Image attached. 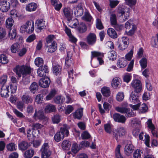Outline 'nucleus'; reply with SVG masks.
<instances>
[{"label": "nucleus", "instance_id": "c9c22d12", "mask_svg": "<svg viewBox=\"0 0 158 158\" xmlns=\"http://www.w3.org/2000/svg\"><path fill=\"white\" fill-rule=\"evenodd\" d=\"M139 63L141 68L143 69H145L147 66V58L143 57L139 61Z\"/></svg>", "mask_w": 158, "mask_h": 158}, {"label": "nucleus", "instance_id": "412c9836", "mask_svg": "<svg viewBox=\"0 0 158 158\" xmlns=\"http://www.w3.org/2000/svg\"><path fill=\"white\" fill-rule=\"evenodd\" d=\"M30 145L28 142L25 141H22L18 144L19 149L22 151H25L29 147Z\"/></svg>", "mask_w": 158, "mask_h": 158}, {"label": "nucleus", "instance_id": "473e14b6", "mask_svg": "<svg viewBox=\"0 0 158 158\" xmlns=\"http://www.w3.org/2000/svg\"><path fill=\"white\" fill-rule=\"evenodd\" d=\"M83 109H78L73 113V115L75 118L80 119L83 115Z\"/></svg>", "mask_w": 158, "mask_h": 158}, {"label": "nucleus", "instance_id": "0e129e2a", "mask_svg": "<svg viewBox=\"0 0 158 158\" xmlns=\"http://www.w3.org/2000/svg\"><path fill=\"white\" fill-rule=\"evenodd\" d=\"M96 27L99 30H101L103 28V26L101 21V19L98 18L96 20Z\"/></svg>", "mask_w": 158, "mask_h": 158}, {"label": "nucleus", "instance_id": "7ed1b4c3", "mask_svg": "<svg viewBox=\"0 0 158 158\" xmlns=\"http://www.w3.org/2000/svg\"><path fill=\"white\" fill-rule=\"evenodd\" d=\"M128 104L127 102L123 103L121 106H117L115 108V110L118 112L122 113H124L126 116L127 117L134 116L135 115V113L131 110L129 108L127 107Z\"/></svg>", "mask_w": 158, "mask_h": 158}, {"label": "nucleus", "instance_id": "f704fd0d", "mask_svg": "<svg viewBox=\"0 0 158 158\" xmlns=\"http://www.w3.org/2000/svg\"><path fill=\"white\" fill-rule=\"evenodd\" d=\"M56 94V91L55 89H52L45 97L46 100L48 101L52 98Z\"/></svg>", "mask_w": 158, "mask_h": 158}, {"label": "nucleus", "instance_id": "9b49d317", "mask_svg": "<svg viewBox=\"0 0 158 158\" xmlns=\"http://www.w3.org/2000/svg\"><path fill=\"white\" fill-rule=\"evenodd\" d=\"M50 83V80L49 78L47 77H45L40 80L39 85L41 87L46 88L49 86Z\"/></svg>", "mask_w": 158, "mask_h": 158}, {"label": "nucleus", "instance_id": "6e6d98bb", "mask_svg": "<svg viewBox=\"0 0 158 158\" xmlns=\"http://www.w3.org/2000/svg\"><path fill=\"white\" fill-rule=\"evenodd\" d=\"M71 21H68L67 23L69 24V26L72 28H75L77 24L78 23V21L77 19H74L73 20H72V18H71Z\"/></svg>", "mask_w": 158, "mask_h": 158}, {"label": "nucleus", "instance_id": "338daca9", "mask_svg": "<svg viewBox=\"0 0 158 158\" xmlns=\"http://www.w3.org/2000/svg\"><path fill=\"white\" fill-rule=\"evenodd\" d=\"M104 129L105 131L109 134H110L112 132L111 125L109 123L105 124L104 125Z\"/></svg>", "mask_w": 158, "mask_h": 158}, {"label": "nucleus", "instance_id": "b1692460", "mask_svg": "<svg viewBox=\"0 0 158 158\" xmlns=\"http://www.w3.org/2000/svg\"><path fill=\"white\" fill-rule=\"evenodd\" d=\"M135 126L136 127L132 131V134L135 137L137 136L139 133V128L141 127L140 122L139 121H137L135 123Z\"/></svg>", "mask_w": 158, "mask_h": 158}, {"label": "nucleus", "instance_id": "f3484780", "mask_svg": "<svg viewBox=\"0 0 158 158\" xmlns=\"http://www.w3.org/2000/svg\"><path fill=\"white\" fill-rule=\"evenodd\" d=\"M121 80L118 77L114 78L112 80L111 86L114 88L116 89L118 88L121 84Z\"/></svg>", "mask_w": 158, "mask_h": 158}, {"label": "nucleus", "instance_id": "bb28decb", "mask_svg": "<svg viewBox=\"0 0 158 158\" xmlns=\"http://www.w3.org/2000/svg\"><path fill=\"white\" fill-rule=\"evenodd\" d=\"M107 33L108 35L112 38H116L118 35L114 30L112 28H109L107 30Z\"/></svg>", "mask_w": 158, "mask_h": 158}, {"label": "nucleus", "instance_id": "4d7b16f0", "mask_svg": "<svg viewBox=\"0 0 158 158\" xmlns=\"http://www.w3.org/2000/svg\"><path fill=\"white\" fill-rule=\"evenodd\" d=\"M109 5L112 8H115L119 3V1L118 0H109Z\"/></svg>", "mask_w": 158, "mask_h": 158}, {"label": "nucleus", "instance_id": "2eb2a0df", "mask_svg": "<svg viewBox=\"0 0 158 158\" xmlns=\"http://www.w3.org/2000/svg\"><path fill=\"white\" fill-rule=\"evenodd\" d=\"M128 62L127 60L123 57L119 58L117 62V66L119 68H123L126 66Z\"/></svg>", "mask_w": 158, "mask_h": 158}, {"label": "nucleus", "instance_id": "e2e57ef3", "mask_svg": "<svg viewBox=\"0 0 158 158\" xmlns=\"http://www.w3.org/2000/svg\"><path fill=\"white\" fill-rule=\"evenodd\" d=\"M142 154V152L140 149H137L133 153L134 158H140Z\"/></svg>", "mask_w": 158, "mask_h": 158}, {"label": "nucleus", "instance_id": "2f4dec72", "mask_svg": "<svg viewBox=\"0 0 158 158\" xmlns=\"http://www.w3.org/2000/svg\"><path fill=\"white\" fill-rule=\"evenodd\" d=\"M117 53L114 50H111L108 54V56L110 60L114 61L117 57Z\"/></svg>", "mask_w": 158, "mask_h": 158}, {"label": "nucleus", "instance_id": "f8f14e48", "mask_svg": "<svg viewBox=\"0 0 158 158\" xmlns=\"http://www.w3.org/2000/svg\"><path fill=\"white\" fill-rule=\"evenodd\" d=\"M10 4L9 2L4 1L0 4V9L2 12H6L10 9Z\"/></svg>", "mask_w": 158, "mask_h": 158}, {"label": "nucleus", "instance_id": "a211bd4d", "mask_svg": "<svg viewBox=\"0 0 158 158\" xmlns=\"http://www.w3.org/2000/svg\"><path fill=\"white\" fill-rule=\"evenodd\" d=\"M75 15L78 17L81 16L83 13V9L81 6H78L73 9Z\"/></svg>", "mask_w": 158, "mask_h": 158}, {"label": "nucleus", "instance_id": "bf43d9fd", "mask_svg": "<svg viewBox=\"0 0 158 158\" xmlns=\"http://www.w3.org/2000/svg\"><path fill=\"white\" fill-rule=\"evenodd\" d=\"M119 16L120 18H122L124 21H125L129 18V12L128 11H126L123 14L119 15Z\"/></svg>", "mask_w": 158, "mask_h": 158}, {"label": "nucleus", "instance_id": "6e6552de", "mask_svg": "<svg viewBox=\"0 0 158 158\" xmlns=\"http://www.w3.org/2000/svg\"><path fill=\"white\" fill-rule=\"evenodd\" d=\"M126 133L125 129L123 127H119L114 131L113 135L116 137L117 140L118 136H122L124 135Z\"/></svg>", "mask_w": 158, "mask_h": 158}, {"label": "nucleus", "instance_id": "a19ab883", "mask_svg": "<svg viewBox=\"0 0 158 158\" xmlns=\"http://www.w3.org/2000/svg\"><path fill=\"white\" fill-rule=\"evenodd\" d=\"M80 148L76 143H74L72 145L71 150L74 154L77 153L80 149Z\"/></svg>", "mask_w": 158, "mask_h": 158}, {"label": "nucleus", "instance_id": "423d86ee", "mask_svg": "<svg viewBox=\"0 0 158 158\" xmlns=\"http://www.w3.org/2000/svg\"><path fill=\"white\" fill-rule=\"evenodd\" d=\"M91 62L92 61V59L94 57H97V60L99 62L100 65H102L104 64V61L103 59L104 58V53H101L98 51H94L91 52Z\"/></svg>", "mask_w": 158, "mask_h": 158}, {"label": "nucleus", "instance_id": "4c0bfd02", "mask_svg": "<svg viewBox=\"0 0 158 158\" xmlns=\"http://www.w3.org/2000/svg\"><path fill=\"white\" fill-rule=\"evenodd\" d=\"M16 35V31L15 29H10L8 34V36L10 39L13 40L15 38Z\"/></svg>", "mask_w": 158, "mask_h": 158}, {"label": "nucleus", "instance_id": "f03ea898", "mask_svg": "<svg viewBox=\"0 0 158 158\" xmlns=\"http://www.w3.org/2000/svg\"><path fill=\"white\" fill-rule=\"evenodd\" d=\"M69 127L66 124H64L60 128V131L57 132L55 135V140L57 142H59L63 139L65 135L67 136L69 134Z\"/></svg>", "mask_w": 158, "mask_h": 158}, {"label": "nucleus", "instance_id": "a878e982", "mask_svg": "<svg viewBox=\"0 0 158 158\" xmlns=\"http://www.w3.org/2000/svg\"><path fill=\"white\" fill-rule=\"evenodd\" d=\"M26 26L27 30V33H31L34 30V24L33 21H27L26 23Z\"/></svg>", "mask_w": 158, "mask_h": 158}, {"label": "nucleus", "instance_id": "4468645a", "mask_svg": "<svg viewBox=\"0 0 158 158\" xmlns=\"http://www.w3.org/2000/svg\"><path fill=\"white\" fill-rule=\"evenodd\" d=\"M137 93L135 92H131L129 98V100L131 103H136L139 102V97Z\"/></svg>", "mask_w": 158, "mask_h": 158}, {"label": "nucleus", "instance_id": "393cba45", "mask_svg": "<svg viewBox=\"0 0 158 158\" xmlns=\"http://www.w3.org/2000/svg\"><path fill=\"white\" fill-rule=\"evenodd\" d=\"M133 150V145L131 144H128L125 146V153L127 156H129L132 152Z\"/></svg>", "mask_w": 158, "mask_h": 158}, {"label": "nucleus", "instance_id": "79ce46f5", "mask_svg": "<svg viewBox=\"0 0 158 158\" xmlns=\"http://www.w3.org/2000/svg\"><path fill=\"white\" fill-rule=\"evenodd\" d=\"M125 6L122 4H119L117 10V13L118 15H121L126 11Z\"/></svg>", "mask_w": 158, "mask_h": 158}, {"label": "nucleus", "instance_id": "49530a36", "mask_svg": "<svg viewBox=\"0 0 158 158\" xmlns=\"http://www.w3.org/2000/svg\"><path fill=\"white\" fill-rule=\"evenodd\" d=\"M78 29L80 33H84L87 30L86 26L85 23H81L79 24Z\"/></svg>", "mask_w": 158, "mask_h": 158}, {"label": "nucleus", "instance_id": "5fc2aeb1", "mask_svg": "<svg viewBox=\"0 0 158 158\" xmlns=\"http://www.w3.org/2000/svg\"><path fill=\"white\" fill-rule=\"evenodd\" d=\"M125 1L126 5L131 7L136 4L137 0H125Z\"/></svg>", "mask_w": 158, "mask_h": 158}, {"label": "nucleus", "instance_id": "603ef678", "mask_svg": "<svg viewBox=\"0 0 158 158\" xmlns=\"http://www.w3.org/2000/svg\"><path fill=\"white\" fill-rule=\"evenodd\" d=\"M35 63L37 66L40 67L42 66L44 64V60L42 58L38 57L35 59Z\"/></svg>", "mask_w": 158, "mask_h": 158}, {"label": "nucleus", "instance_id": "13d9d810", "mask_svg": "<svg viewBox=\"0 0 158 158\" xmlns=\"http://www.w3.org/2000/svg\"><path fill=\"white\" fill-rule=\"evenodd\" d=\"M52 121L54 123H58L61 120V117L58 114L54 115L52 118Z\"/></svg>", "mask_w": 158, "mask_h": 158}, {"label": "nucleus", "instance_id": "72a5a7b5", "mask_svg": "<svg viewBox=\"0 0 158 158\" xmlns=\"http://www.w3.org/2000/svg\"><path fill=\"white\" fill-rule=\"evenodd\" d=\"M14 21L13 19L10 17L8 18L6 20L5 24L6 27L8 29L10 28L13 26Z\"/></svg>", "mask_w": 158, "mask_h": 158}, {"label": "nucleus", "instance_id": "aec40b11", "mask_svg": "<svg viewBox=\"0 0 158 158\" xmlns=\"http://www.w3.org/2000/svg\"><path fill=\"white\" fill-rule=\"evenodd\" d=\"M9 92V86L7 85L2 86L1 91V94L2 97H8L9 95L8 94Z\"/></svg>", "mask_w": 158, "mask_h": 158}, {"label": "nucleus", "instance_id": "3c124183", "mask_svg": "<svg viewBox=\"0 0 158 158\" xmlns=\"http://www.w3.org/2000/svg\"><path fill=\"white\" fill-rule=\"evenodd\" d=\"M9 62V60L6 56L3 54L0 55V63L3 64H6Z\"/></svg>", "mask_w": 158, "mask_h": 158}, {"label": "nucleus", "instance_id": "c03bdc74", "mask_svg": "<svg viewBox=\"0 0 158 158\" xmlns=\"http://www.w3.org/2000/svg\"><path fill=\"white\" fill-rule=\"evenodd\" d=\"M65 100V98L61 96H57L54 99V102L57 104L62 103Z\"/></svg>", "mask_w": 158, "mask_h": 158}, {"label": "nucleus", "instance_id": "c85d7f7f", "mask_svg": "<svg viewBox=\"0 0 158 158\" xmlns=\"http://www.w3.org/2000/svg\"><path fill=\"white\" fill-rule=\"evenodd\" d=\"M102 93L104 97H108L110 96L111 94L110 88L107 87H104L101 89Z\"/></svg>", "mask_w": 158, "mask_h": 158}, {"label": "nucleus", "instance_id": "69168bd1", "mask_svg": "<svg viewBox=\"0 0 158 158\" xmlns=\"http://www.w3.org/2000/svg\"><path fill=\"white\" fill-rule=\"evenodd\" d=\"M131 74L127 73L124 75L123 79L124 82L128 83L131 80Z\"/></svg>", "mask_w": 158, "mask_h": 158}, {"label": "nucleus", "instance_id": "dca6fc26", "mask_svg": "<svg viewBox=\"0 0 158 158\" xmlns=\"http://www.w3.org/2000/svg\"><path fill=\"white\" fill-rule=\"evenodd\" d=\"M21 99L22 101L26 104L31 103L33 101V99L31 97L26 94L22 95Z\"/></svg>", "mask_w": 158, "mask_h": 158}, {"label": "nucleus", "instance_id": "09e8293b", "mask_svg": "<svg viewBox=\"0 0 158 158\" xmlns=\"http://www.w3.org/2000/svg\"><path fill=\"white\" fill-rule=\"evenodd\" d=\"M121 146L120 145H118L115 150V155L116 158H123L122 156L121 155L120 149Z\"/></svg>", "mask_w": 158, "mask_h": 158}, {"label": "nucleus", "instance_id": "5701e85b", "mask_svg": "<svg viewBox=\"0 0 158 158\" xmlns=\"http://www.w3.org/2000/svg\"><path fill=\"white\" fill-rule=\"evenodd\" d=\"M37 5L35 3H31L27 5L26 7V10L28 12L35 11L37 8Z\"/></svg>", "mask_w": 158, "mask_h": 158}, {"label": "nucleus", "instance_id": "39448f33", "mask_svg": "<svg viewBox=\"0 0 158 158\" xmlns=\"http://www.w3.org/2000/svg\"><path fill=\"white\" fill-rule=\"evenodd\" d=\"M32 117L35 121L39 120L47 121L48 120V118L44 115V112L41 110H35Z\"/></svg>", "mask_w": 158, "mask_h": 158}, {"label": "nucleus", "instance_id": "0eeeda50", "mask_svg": "<svg viewBox=\"0 0 158 158\" xmlns=\"http://www.w3.org/2000/svg\"><path fill=\"white\" fill-rule=\"evenodd\" d=\"M131 86L134 89L136 93H140L142 89V85L140 81L137 79L132 81L131 84Z\"/></svg>", "mask_w": 158, "mask_h": 158}, {"label": "nucleus", "instance_id": "c756f323", "mask_svg": "<svg viewBox=\"0 0 158 158\" xmlns=\"http://www.w3.org/2000/svg\"><path fill=\"white\" fill-rule=\"evenodd\" d=\"M63 13L64 16L67 18L68 21H71L72 14L70 9L68 8H65L63 10Z\"/></svg>", "mask_w": 158, "mask_h": 158}, {"label": "nucleus", "instance_id": "1a4fd4ad", "mask_svg": "<svg viewBox=\"0 0 158 158\" xmlns=\"http://www.w3.org/2000/svg\"><path fill=\"white\" fill-rule=\"evenodd\" d=\"M87 42L90 45H93L96 42L97 37L96 35L94 33H90L88 35Z\"/></svg>", "mask_w": 158, "mask_h": 158}, {"label": "nucleus", "instance_id": "052dcab7", "mask_svg": "<svg viewBox=\"0 0 158 158\" xmlns=\"http://www.w3.org/2000/svg\"><path fill=\"white\" fill-rule=\"evenodd\" d=\"M46 45L47 48L49 49H55L57 48V44L56 42L53 41L52 43H51V44H46Z\"/></svg>", "mask_w": 158, "mask_h": 158}, {"label": "nucleus", "instance_id": "20e7f679", "mask_svg": "<svg viewBox=\"0 0 158 158\" xmlns=\"http://www.w3.org/2000/svg\"><path fill=\"white\" fill-rule=\"evenodd\" d=\"M40 151L42 158H48L51 155V152L49 149L48 141L46 140L42 145Z\"/></svg>", "mask_w": 158, "mask_h": 158}, {"label": "nucleus", "instance_id": "ddd939ff", "mask_svg": "<svg viewBox=\"0 0 158 158\" xmlns=\"http://www.w3.org/2000/svg\"><path fill=\"white\" fill-rule=\"evenodd\" d=\"M48 72V68L47 66L44 65V66L40 67L37 70V73L39 76L42 77L45 76Z\"/></svg>", "mask_w": 158, "mask_h": 158}, {"label": "nucleus", "instance_id": "4be33fe9", "mask_svg": "<svg viewBox=\"0 0 158 158\" xmlns=\"http://www.w3.org/2000/svg\"><path fill=\"white\" fill-rule=\"evenodd\" d=\"M123 44L121 46L120 45H118V48L120 49H125L128 47V38L127 37H123L122 38Z\"/></svg>", "mask_w": 158, "mask_h": 158}, {"label": "nucleus", "instance_id": "680f3d73", "mask_svg": "<svg viewBox=\"0 0 158 158\" xmlns=\"http://www.w3.org/2000/svg\"><path fill=\"white\" fill-rule=\"evenodd\" d=\"M151 45L152 46L156 48H158V40L156 37H153L151 40Z\"/></svg>", "mask_w": 158, "mask_h": 158}, {"label": "nucleus", "instance_id": "6ab92c4d", "mask_svg": "<svg viewBox=\"0 0 158 158\" xmlns=\"http://www.w3.org/2000/svg\"><path fill=\"white\" fill-rule=\"evenodd\" d=\"M35 26L37 27V28L39 30H42L45 28V21L42 19L37 20L35 22Z\"/></svg>", "mask_w": 158, "mask_h": 158}, {"label": "nucleus", "instance_id": "cd10ccee", "mask_svg": "<svg viewBox=\"0 0 158 158\" xmlns=\"http://www.w3.org/2000/svg\"><path fill=\"white\" fill-rule=\"evenodd\" d=\"M6 148L8 151L12 152L16 150L17 147L16 144L15 143L11 142L6 145Z\"/></svg>", "mask_w": 158, "mask_h": 158}, {"label": "nucleus", "instance_id": "a18cd8bd", "mask_svg": "<svg viewBox=\"0 0 158 158\" xmlns=\"http://www.w3.org/2000/svg\"><path fill=\"white\" fill-rule=\"evenodd\" d=\"M147 110L148 107L145 103H143L141 104V103H140V106L139 108V113H144L147 111Z\"/></svg>", "mask_w": 158, "mask_h": 158}, {"label": "nucleus", "instance_id": "9d476101", "mask_svg": "<svg viewBox=\"0 0 158 158\" xmlns=\"http://www.w3.org/2000/svg\"><path fill=\"white\" fill-rule=\"evenodd\" d=\"M111 117L113 118L115 122L124 123L126 121V119L125 117L123 115H121L118 113H115Z\"/></svg>", "mask_w": 158, "mask_h": 158}, {"label": "nucleus", "instance_id": "8fccbe9b", "mask_svg": "<svg viewBox=\"0 0 158 158\" xmlns=\"http://www.w3.org/2000/svg\"><path fill=\"white\" fill-rule=\"evenodd\" d=\"M61 71V67L59 65H56L53 67V71L54 74L56 75L60 74Z\"/></svg>", "mask_w": 158, "mask_h": 158}, {"label": "nucleus", "instance_id": "7c9ffc66", "mask_svg": "<svg viewBox=\"0 0 158 158\" xmlns=\"http://www.w3.org/2000/svg\"><path fill=\"white\" fill-rule=\"evenodd\" d=\"M34 151L32 149L26 150L23 154V156L25 158H31L34 155Z\"/></svg>", "mask_w": 158, "mask_h": 158}, {"label": "nucleus", "instance_id": "864d4df0", "mask_svg": "<svg viewBox=\"0 0 158 158\" xmlns=\"http://www.w3.org/2000/svg\"><path fill=\"white\" fill-rule=\"evenodd\" d=\"M16 107L20 111H22L23 110L25 103L22 101H18L16 102Z\"/></svg>", "mask_w": 158, "mask_h": 158}, {"label": "nucleus", "instance_id": "774afa93", "mask_svg": "<svg viewBox=\"0 0 158 158\" xmlns=\"http://www.w3.org/2000/svg\"><path fill=\"white\" fill-rule=\"evenodd\" d=\"M10 18L12 19L16 18L18 16V12L15 10H12L10 12Z\"/></svg>", "mask_w": 158, "mask_h": 158}, {"label": "nucleus", "instance_id": "e433bc0d", "mask_svg": "<svg viewBox=\"0 0 158 158\" xmlns=\"http://www.w3.org/2000/svg\"><path fill=\"white\" fill-rule=\"evenodd\" d=\"M38 85L35 82H33L29 87L30 91L33 94H35L38 89Z\"/></svg>", "mask_w": 158, "mask_h": 158}, {"label": "nucleus", "instance_id": "de8ad7c7", "mask_svg": "<svg viewBox=\"0 0 158 158\" xmlns=\"http://www.w3.org/2000/svg\"><path fill=\"white\" fill-rule=\"evenodd\" d=\"M82 19L86 21H90L92 17L88 11H85L84 15L82 17Z\"/></svg>", "mask_w": 158, "mask_h": 158}, {"label": "nucleus", "instance_id": "f257e3e1", "mask_svg": "<svg viewBox=\"0 0 158 158\" xmlns=\"http://www.w3.org/2000/svg\"><path fill=\"white\" fill-rule=\"evenodd\" d=\"M31 69L28 65H17L14 69V71L19 77L30 74Z\"/></svg>", "mask_w": 158, "mask_h": 158}, {"label": "nucleus", "instance_id": "ea45409f", "mask_svg": "<svg viewBox=\"0 0 158 158\" xmlns=\"http://www.w3.org/2000/svg\"><path fill=\"white\" fill-rule=\"evenodd\" d=\"M7 33L5 29L0 27V41L4 40L6 36Z\"/></svg>", "mask_w": 158, "mask_h": 158}, {"label": "nucleus", "instance_id": "58836bf2", "mask_svg": "<svg viewBox=\"0 0 158 158\" xmlns=\"http://www.w3.org/2000/svg\"><path fill=\"white\" fill-rule=\"evenodd\" d=\"M45 112H54L56 110V107L54 105L50 104L47 105L45 109Z\"/></svg>", "mask_w": 158, "mask_h": 158}, {"label": "nucleus", "instance_id": "37998d69", "mask_svg": "<svg viewBox=\"0 0 158 158\" xmlns=\"http://www.w3.org/2000/svg\"><path fill=\"white\" fill-rule=\"evenodd\" d=\"M71 143L68 140H64L62 144V148L64 150L69 149L70 147Z\"/></svg>", "mask_w": 158, "mask_h": 158}]
</instances>
